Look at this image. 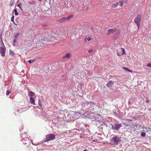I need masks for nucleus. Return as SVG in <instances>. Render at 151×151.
I'll return each mask as SVG.
<instances>
[{
  "instance_id": "obj_6",
  "label": "nucleus",
  "mask_w": 151,
  "mask_h": 151,
  "mask_svg": "<svg viewBox=\"0 0 151 151\" xmlns=\"http://www.w3.org/2000/svg\"><path fill=\"white\" fill-rule=\"evenodd\" d=\"M117 54L119 56H121L123 54H125V50L124 48H121L117 52Z\"/></svg>"
},
{
  "instance_id": "obj_34",
  "label": "nucleus",
  "mask_w": 151,
  "mask_h": 151,
  "mask_svg": "<svg viewBox=\"0 0 151 151\" xmlns=\"http://www.w3.org/2000/svg\"><path fill=\"white\" fill-rule=\"evenodd\" d=\"M83 151H87V150H84Z\"/></svg>"
},
{
  "instance_id": "obj_16",
  "label": "nucleus",
  "mask_w": 151,
  "mask_h": 151,
  "mask_svg": "<svg viewBox=\"0 0 151 151\" xmlns=\"http://www.w3.org/2000/svg\"><path fill=\"white\" fill-rule=\"evenodd\" d=\"M73 17V15H70L69 16H68L67 17V20H69L70 19H71Z\"/></svg>"
},
{
  "instance_id": "obj_29",
  "label": "nucleus",
  "mask_w": 151,
  "mask_h": 151,
  "mask_svg": "<svg viewBox=\"0 0 151 151\" xmlns=\"http://www.w3.org/2000/svg\"><path fill=\"white\" fill-rule=\"evenodd\" d=\"M93 51V50L92 49H90L88 50V52L89 53H91Z\"/></svg>"
},
{
  "instance_id": "obj_25",
  "label": "nucleus",
  "mask_w": 151,
  "mask_h": 151,
  "mask_svg": "<svg viewBox=\"0 0 151 151\" xmlns=\"http://www.w3.org/2000/svg\"><path fill=\"white\" fill-rule=\"evenodd\" d=\"M22 4L21 3H19L17 5V6L19 7L21 10H22V8L21 7Z\"/></svg>"
},
{
  "instance_id": "obj_15",
  "label": "nucleus",
  "mask_w": 151,
  "mask_h": 151,
  "mask_svg": "<svg viewBox=\"0 0 151 151\" xmlns=\"http://www.w3.org/2000/svg\"><path fill=\"white\" fill-rule=\"evenodd\" d=\"M34 95V93L32 91H30L29 93V96H33Z\"/></svg>"
},
{
  "instance_id": "obj_14",
  "label": "nucleus",
  "mask_w": 151,
  "mask_h": 151,
  "mask_svg": "<svg viewBox=\"0 0 151 151\" xmlns=\"http://www.w3.org/2000/svg\"><path fill=\"white\" fill-rule=\"evenodd\" d=\"M14 0H11L10 2V6H12L14 5Z\"/></svg>"
},
{
  "instance_id": "obj_9",
  "label": "nucleus",
  "mask_w": 151,
  "mask_h": 151,
  "mask_svg": "<svg viewBox=\"0 0 151 151\" xmlns=\"http://www.w3.org/2000/svg\"><path fill=\"white\" fill-rule=\"evenodd\" d=\"M71 56V54L70 52L67 53L63 57V59L69 58Z\"/></svg>"
},
{
  "instance_id": "obj_21",
  "label": "nucleus",
  "mask_w": 151,
  "mask_h": 151,
  "mask_svg": "<svg viewBox=\"0 0 151 151\" xmlns=\"http://www.w3.org/2000/svg\"><path fill=\"white\" fill-rule=\"evenodd\" d=\"M9 53V54L12 56L13 55H14V52L12 51L11 50H10Z\"/></svg>"
},
{
  "instance_id": "obj_17",
  "label": "nucleus",
  "mask_w": 151,
  "mask_h": 151,
  "mask_svg": "<svg viewBox=\"0 0 151 151\" xmlns=\"http://www.w3.org/2000/svg\"><path fill=\"white\" fill-rule=\"evenodd\" d=\"M143 130L145 132H147L149 131V128H147L146 127H143Z\"/></svg>"
},
{
  "instance_id": "obj_12",
  "label": "nucleus",
  "mask_w": 151,
  "mask_h": 151,
  "mask_svg": "<svg viewBox=\"0 0 151 151\" xmlns=\"http://www.w3.org/2000/svg\"><path fill=\"white\" fill-rule=\"evenodd\" d=\"M119 35V32H118L116 34H115L114 35V38L115 39H116L117 37Z\"/></svg>"
},
{
  "instance_id": "obj_22",
  "label": "nucleus",
  "mask_w": 151,
  "mask_h": 151,
  "mask_svg": "<svg viewBox=\"0 0 151 151\" xmlns=\"http://www.w3.org/2000/svg\"><path fill=\"white\" fill-rule=\"evenodd\" d=\"M67 18L63 17L62 19L61 20L63 21H68L67 20Z\"/></svg>"
},
{
  "instance_id": "obj_10",
  "label": "nucleus",
  "mask_w": 151,
  "mask_h": 151,
  "mask_svg": "<svg viewBox=\"0 0 151 151\" xmlns=\"http://www.w3.org/2000/svg\"><path fill=\"white\" fill-rule=\"evenodd\" d=\"M114 83L113 81H109L108 83L107 84H106V86L108 87H110L114 85Z\"/></svg>"
},
{
  "instance_id": "obj_26",
  "label": "nucleus",
  "mask_w": 151,
  "mask_h": 151,
  "mask_svg": "<svg viewBox=\"0 0 151 151\" xmlns=\"http://www.w3.org/2000/svg\"><path fill=\"white\" fill-rule=\"evenodd\" d=\"M123 68L127 71H130V70L127 68H125V67H123Z\"/></svg>"
},
{
  "instance_id": "obj_4",
  "label": "nucleus",
  "mask_w": 151,
  "mask_h": 151,
  "mask_svg": "<svg viewBox=\"0 0 151 151\" xmlns=\"http://www.w3.org/2000/svg\"><path fill=\"white\" fill-rule=\"evenodd\" d=\"M122 125L121 124H115L114 125H112V128L113 129H115L118 131L119 128L122 127Z\"/></svg>"
},
{
  "instance_id": "obj_7",
  "label": "nucleus",
  "mask_w": 151,
  "mask_h": 151,
  "mask_svg": "<svg viewBox=\"0 0 151 151\" xmlns=\"http://www.w3.org/2000/svg\"><path fill=\"white\" fill-rule=\"evenodd\" d=\"M116 29L114 28L113 29H109L108 30V32L107 33V35H109L111 33H113L114 31H116Z\"/></svg>"
},
{
  "instance_id": "obj_18",
  "label": "nucleus",
  "mask_w": 151,
  "mask_h": 151,
  "mask_svg": "<svg viewBox=\"0 0 151 151\" xmlns=\"http://www.w3.org/2000/svg\"><path fill=\"white\" fill-rule=\"evenodd\" d=\"M91 37H86L85 38V40L86 41V40H87L88 41H90L91 40Z\"/></svg>"
},
{
  "instance_id": "obj_27",
  "label": "nucleus",
  "mask_w": 151,
  "mask_h": 151,
  "mask_svg": "<svg viewBox=\"0 0 151 151\" xmlns=\"http://www.w3.org/2000/svg\"><path fill=\"white\" fill-rule=\"evenodd\" d=\"M14 16L12 17L11 19V21L13 22H14Z\"/></svg>"
},
{
  "instance_id": "obj_23",
  "label": "nucleus",
  "mask_w": 151,
  "mask_h": 151,
  "mask_svg": "<svg viewBox=\"0 0 151 151\" xmlns=\"http://www.w3.org/2000/svg\"><path fill=\"white\" fill-rule=\"evenodd\" d=\"M145 132H142L141 133V135L142 137H145Z\"/></svg>"
},
{
  "instance_id": "obj_24",
  "label": "nucleus",
  "mask_w": 151,
  "mask_h": 151,
  "mask_svg": "<svg viewBox=\"0 0 151 151\" xmlns=\"http://www.w3.org/2000/svg\"><path fill=\"white\" fill-rule=\"evenodd\" d=\"M123 3H124V2H123V1H119V3H120V5L121 6H123Z\"/></svg>"
},
{
  "instance_id": "obj_19",
  "label": "nucleus",
  "mask_w": 151,
  "mask_h": 151,
  "mask_svg": "<svg viewBox=\"0 0 151 151\" xmlns=\"http://www.w3.org/2000/svg\"><path fill=\"white\" fill-rule=\"evenodd\" d=\"M14 12L15 15H17L18 14V13L17 12V10L16 8L14 9Z\"/></svg>"
},
{
  "instance_id": "obj_33",
  "label": "nucleus",
  "mask_w": 151,
  "mask_h": 151,
  "mask_svg": "<svg viewBox=\"0 0 151 151\" xmlns=\"http://www.w3.org/2000/svg\"><path fill=\"white\" fill-rule=\"evenodd\" d=\"M146 101L147 103H148L149 102V101L148 100H147Z\"/></svg>"
},
{
  "instance_id": "obj_31",
  "label": "nucleus",
  "mask_w": 151,
  "mask_h": 151,
  "mask_svg": "<svg viewBox=\"0 0 151 151\" xmlns=\"http://www.w3.org/2000/svg\"><path fill=\"white\" fill-rule=\"evenodd\" d=\"M39 105L40 106H41V105H42V104L40 103V100H39Z\"/></svg>"
},
{
  "instance_id": "obj_8",
  "label": "nucleus",
  "mask_w": 151,
  "mask_h": 151,
  "mask_svg": "<svg viewBox=\"0 0 151 151\" xmlns=\"http://www.w3.org/2000/svg\"><path fill=\"white\" fill-rule=\"evenodd\" d=\"M20 34L19 33H17L14 36V39L13 40V45H14V43H15L18 39V37L19 35Z\"/></svg>"
},
{
  "instance_id": "obj_36",
  "label": "nucleus",
  "mask_w": 151,
  "mask_h": 151,
  "mask_svg": "<svg viewBox=\"0 0 151 151\" xmlns=\"http://www.w3.org/2000/svg\"><path fill=\"white\" fill-rule=\"evenodd\" d=\"M76 115L78 114L76 113Z\"/></svg>"
},
{
  "instance_id": "obj_3",
  "label": "nucleus",
  "mask_w": 151,
  "mask_h": 151,
  "mask_svg": "<svg viewBox=\"0 0 151 151\" xmlns=\"http://www.w3.org/2000/svg\"><path fill=\"white\" fill-rule=\"evenodd\" d=\"M55 135L53 134H50L46 136V140L47 141L54 139Z\"/></svg>"
},
{
  "instance_id": "obj_35",
  "label": "nucleus",
  "mask_w": 151,
  "mask_h": 151,
  "mask_svg": "<svg viewBox=\"0 0 151 151\" xmlns=\"http://www.w3.org/2000/svg\"><path fill=\"white\" fill-rule=\"evenodd\" d=\"M40 1H41V0H39Z\"/></svg>"
},
{
  "instance_id": "obj_30",
  "label": "nucleus",
  "mask_w": 151,
  "mask_h": 151,
  "mask_svg": "<svg viewBox=\"0 0 151 151\" xmlns=\"http://www.w3.org/2000/svg\"><path fill=\"white\" fill-rule=\"evenodd\" d=\"M10 93V92L9 91H6V94L7 95H9V94Z\"/></svg>"
},
{
  "instance_id": "obj_2",
  "label": "nucleus",
  "mask_w": 151,
  "mask_h": 151,
  "mask_svg": "<svg viewBox=\"0 0 151 151\" xmlns=\"http://www.w3.org/2000/svg\"><path fill=\"white\" fill-rule=\"evenodd\" d=\"M141 20V18L140 15H137L134 19V22L136 23L138 28L139 27L140 25V23Z\"/></svg>"
},
{
  "instance_id": "obj_32",
  "label": "nucleus",
  "mask_w": 151,
  "mask_h": 151,
  "mask_svg": "<svg viewBox=\"0 0 151 151\" xmlns=\"http://www.w3.org/2000/svg\"><path fill=\"white\" fill-rule=\"evenodd\" d=\"M124 3H127V0H125L122 1Z\"/></svg>"
},
{
  "instance_id": "obj_13",
  "label": "nucleus",
  "mask_w": 151,
  "mask_h": 151,
  "mask_svg": "<svg viewBox=\"0 0 151 151\" xmlns=\"http://www.w3.org/2000/svg\"><path fill=\"white\" fill-rule=\"evenodd\" d=\"M118 3L117 2H116L114 4H112L111 5V6L112 7L114 8L117 7V6L118 5Z\"/></svg>"
},
{
  "instance_id": "obj_20",
  "label": "nucleus",
  "mask_w": 151,
  "mask_h": 151,
  "mask_svg": "<svg viewBox=\"0 0 151 151\" xmlns=\"http://www.w3.org/2000/svg\"><path fill=\"white\" fill-rule=\"evenodd\" d=\"M35 61V60H29L28 61V62L29 63L31 64V63H33V62H34Z\"/></svg>"
},
{
  "instance_id": "obj_11",
  "label": "nucleus",
  "mask_w": 151,
  "mask_h": 151,
  "mask_svg": "<svg viewBox=\"0 0 151 151\" xmlns=\"http://www.w3.org/2000/svg\"><path fill=\"white\" fill-rule=\"evenodd\" d=\"M30 103L32 104L35 105L36 104L35 103V100L32 97L30 98Z\"/></svg>"
},
{
  "instance_id": "obj_28",
  "label": "nucleus",
  "mask_w": 151,
  "mask_h": 151,
  "mask_svg": "<svg viewBox=\"0 0 151 151\" xmlns=\"http://www.w3.org/2000/svg\"><path fill=\"white\" fill-rule=\"evenodd\" d=\"M147 66L148 67H151V63L148 64L147 65Z\"/></svg>"
},
{
  "instance_id": "obj_5",
  "label": "nucleus",
  "mask_w": 151,
  "mask_h": 151,
  "mask_svg": "<svg viewBox=\"0 0 151 151\" xmlns=\"http://www.w3.org/2000/svg\"><path fill=\"white\" fill-rule=\"evenodd\" d=\"M0 53L2 56L4 57L5 56V49L2 47H0Z\"/></svg>"
},
{
  "instance_id": "obj_1",
  "label": "nucleus",
  "mask_w": 151,
  "mask_h": 151,
  "mask_svg": "<svg viewBox=\"0 0 151 151\" xmlns=\"http://www.w3.org/2000/svg\"><path fill=\"white\" fill-rule=\"evenodd\" d=\"M120 137L116 135L112 137L110 139V141L112 143V144L117 145L119 143V142L120 141Z\"/></svg>"
}]
</instances>
